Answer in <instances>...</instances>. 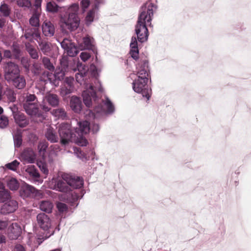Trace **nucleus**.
<instances>
[{
    "instance_id": "obj_6",
    "label": "nucleus",
    "mask_w": 251,
    "mask_h": 251,
    "mask_svg": "<svg viewBox=\"0 0 251 251\" xmlns=\"http://www.w3.org/2000/svg\"><path fill=\"white\" fill-rule=\"evenodd\" d=\"M68 177V174H64L61 176L53 177L49 182L50 189L63 193L67 194L71 191L68 180L65 177Z\"/></svg>"
},
{
    "instance_id": "obj_35",
    "label": "nucleus",
    "mask_w": 251,
    "mask_h": 251,
    "mask_svg": "<svg viewBox=\"0 0 251 251\" xmlns=\"http://www.w3.org/2000/svg\"><path fill=\"white\" fill-rule=\"evenodd\" d=\"M15 147L18 148L20 147L22 143V131L21 130H17L16 132L13 135Z\"/></svg>"
},
{
    "instance_id": "obj_40",
    "label": "nucleus",
    "mask_w": 251,
    "mask_h": 251,
    "mask_svg": "<svg viewBox=\"0 0 251 251\" xmlns=\"http://www.w3.org/2000/svg\"><path fill=\"white\" fill-rule=\"evenodd\" d=\"M16 3L19 7L23 8L25 10L29 9L31 6V2L29 0H17Z\"/></svg>"
},
{
    "instance_id": "obj_42",
    "label": "nucleus",
    "mask_w": 251,
    "mask_h": 251,
    "mask_svg": "<svg viewBox=\"0 0 251 251\" xmlns=\"http://www.w3.org/2000/svg\"><path fill=\"white\" fill-rule=\"evenodd\" d=\"M11 197L9 191L5 189L0 191V202H4L10 200Z\"/></svg>"
},
{
    "instance_id": "obj_9",
    "label": "nucleus",
    "mask_w": 251,
    "mask_h": 251,
    "mask_svg": "<svg viewBox=\"0 0 251 251\" xmlns=\"http://www.w3.org/2000/svg\"><path fill=\"white\" fill-rule=\"evenodd\" d=\"M136 73L138 78L144 79V78L148 79L149 76V63L146 59H139L136 65Z\"/></svg>"
},
{
    "instance_id": "obj_17",
    "label": "nucleus",
    "mask_w": 251,
    "mask_h": 251,
    "mask_svg": "<svg viewBox=\"0 0 251 251\" xmlns=\"http://www.w3.org/2000/svg\"><path fill=\"white\" fill-rule=\"evenodd\" d=\"M21 159L25 164L33 163L36 159V155L32 149H26L22 152Z\"/></svg>"
},
{
    "instance_id": "obj_64",
    "label": "nucleus",
    "mask_w": 251,
    "mask_h": 251,
    "mask_svg": "<svg viewBox=\"0 0 251 251\" xmlns=\"http://www.w3.org/2000/svg\"><path fill=\"white\" fill-rule=\"evenodd\" d=\"M15 251H25V248L21 245H17L15 247Z\"/></svg>"
},
{
    "instance_id": "obj_43",
    "label": "nucleus",
    "mask_w": 251,
    "mask_h": 251,
    "mask_svg": "<svg viewBox=\"0 0 251 251\" xmlns=\"http://www.w3.org/2000/svg\"><path fill=\"white\" fill-rule=\"evenodd\" d=\"M74 88H70L68 86L63 84L60 89V94L62 97H65L73 92Z\"/></svg>"
},
{
    "instance_id": "obj_26",
    "label": "nucleus",
    "mask_w": 251,
    "mask_h": 251,
    "mask_svg": "<svg viewBox=\"0 0 251 251\" xmlns=\"http://www.w3.org/2000/svg\"><path fill=\"white\" fill-rule=\"evenodd\" d=\"M98 19V11L92 8L89 10L85 17V22L87 25H89Z\"/></svg>"
},
{
    "instance_id": "obj_56",
    "label": "nucleus",
    "mask_w": 251,
    "mask_h": 251,
    "mask_svg": "<svg viewBox=\"0 0 251 251\" xmlns=\"http://www.w3.org/2000/svg\"><path fill=\"white\" fill-rule=\"evenodd\" d=\"M76 144L80 146L85 147L88 144L87 140L83 137H80L76 141Z\"/></svg>"
},
{
    "instance_id": "obj_41",
    "label": "nucleus",
    "mask_w": 251,
    "mask_h": 251,
    "mask_svg": "<svg viewBox=\"0 0 251 251\" xmlns=\"http://www.w3.org/2000/svg\"><path fill=\"white\" fill-rule=\"evenodd\" d=\"M0 12L4 17H8L10 15L11 9L7 4L3 3L0 6Z\"/></svg>"
},
{
    "instance_id": "obj_12",
    "label": "nucleus",
    "mask_w": 251,
    "mask_h": 251,
    "mask_svg": "<svg viewBox=\"0 0 251 251\" xmlns=\"http://www.w3.org/2000/svg\"><path fill=\"white\" fill-rule=\"evenodd\" d=\"M20 72L19 66L16 64L12 62H8L5 67V79L8 82H10V80L12 78L20 75Z\"/></svg>"
},
{
    "instance_id": "obj_58",
    "label": "nucleus",
    "mask_w": 251,
    "mask_h": 251,
    "mask_svg": "<svg viewBox=\"0 0 251 251\" xmlns=\"http://www.w3.org/2000/svg\"><path fill=\"white\" fill-rule=\"evenodd\" d=\"M90 56L91 55L90 53L86 51L82 52L80 54V57L81 59L84 62H85L88 59H89Z\"/></svg>"
},
{
    "instance_id": "obj_14",
    "label": "nucleus",
    "mask_w": 251,
    "mask_h": 251,
    "mask_svg": "<svg viewBox=\"0 0 251 251\" xmlns=\"http://www.w3.org/2000/svg\"><path fill=\"white\" fill-rule=\"evenodd\" d=\"M36 220L38 226L43 230H48L51 227V220L45 213L38 214L36 216Z\"/></svg>"
},
{
    "instance_id": "obj_27",
    "label": "nucleus",
    "mask_w": 251,
    "mask_h": 251,
    "mask_svg": "<svg viewBox=\"0 0 251 251\" xmlns=\"http://www.w3.org/2000/svg\"><path fill=\"white\" fill-rule=\"evenodd\" d=\"M53 207V203L49 201H43L39 203L40 210L47 213H51Z\"/></svg>"
},
{
    "instance_id": "obj_34",
    "label": "nucleus",
    "mask_w": 251,
    "mask_h": 251,
    "mask_svg": "<svg viewBox=\"0 0 251 251\" xmlns=\"http://www.w3.org/2000/svg\"><path fill=\"white\" fill-rule=\"evenodd\" d=\"M40 50L45 54H47L50 52V48L48 42L46 41H37Z\"/></svg>"
},
{
    "instance_id": "obj_25",
    "label": "nucleus",
    "mask_w": 251,
    "mask_h": 251,
    "mask_svg": "<svg viewBox=\"0 0 251 251\" xmlns=\"http://www.w3.org/2000/svg\"><path fill=\"white\" fill-rule=\"evenodd\" d=\"M8 229L10 231L9 236L12 239H16L21 233V228L17 223H12Z\"/></svg>"
},
{
    "instance_id": "obj_61",
    "label": "nucleus",
    "mask_w": 251,
    "mask_h": 251,
    "mask_svg": "<svg viewBox=\"0 0 251 251\" xmlns=\"http://www.w3.org/2000/svg\"><path fill=\"white\" fill-rule=\"evenodd\" d=\"M81 5L83 10H85L90 5V1L89 0H81Z\"/></svg>"
},
{
    "instance_id": "obj_51",
    "label": "nucleus",
    "mask_w": 251,
    "mask_h": 251,
    "mask_svg": "<svg viewBox=\"0 0 251 251\" xmlns=\"http://www.w3.org/2000/svg\"><path fill=\"white\" fill-rule=\"evenodd\" d=\"M56 207L60 213H65L68 211V208L65 203L59 202L56 204Z\"/></svg>"
},
{
    "instance_id": "obj_47",
    "label": "nucleus",
    "mask_w": 251,
    "mask_h": 251,
    "mask_svg": "<svg viewBox=\"0 0 251 251\" xmlns=\"http://www.w3.org/2000/svg\"><path fill=\"white\" fill-rule=\"evenodd\" d=\"M37 165L40 168L41 171L46 176L49 174V170L46 163L42 161H39L37 162Z\"/></svg>"
},
{
    "instance_id": "obj_22",
    "label": "nucleus",
    "mask_w": 251,
    "mask_h": 251,
    "mask_svg": "<svg viewBox=\"0 0 251 251\" xmlns=\"http://www.w3.org/2000/svg\"><path fill=\"white\" fill-rule=\"evenodd\" d=\"M82 102L80 99L76 96H73L70 100V107L75 113H79L82 109Z\"/></svg>"
},
{
    "instance_id": "obj_45",
    "label": "nucleus",
    "mask_w": 251,
    "mask_h": 251,
    "mask_svg": "<svg viewBox=\"0 0 251 251\" xmlns=\"http://www.w3.org/2000/svg\"><path fill=\"white\" fill-rule=\"evenodd\" d=\"M48 148V144L46 142H40L38 145V149L39 154L44 157L45 155L46 149Z\"/></svg>"
},
{
    "instance_id": "obj_21",
    "label": "nucleus",
    "mask_w": 251,
    "mask_h": 251,
    "mask_svg": "<svg viewBox=\"0 0 251 251\" xmlns=\"http://www.w3.org/2000/svg\"><path fill=\"white\" fill-rule=\"evenodd\" d=\"M15 122L20 127H26L29 124V120L26 116L22 112L17 114L13 117Z\"/></svg>"
},
{
    "instance_id": "obj_50",
    "label": "nucleus",
    "mask_w": 251,
    "mask_h": 251,
    "mask_svg": "<svg viewBox=\"0 0 251 251\" xmlns=\"http://www.w3.org/2000/svg\"><path fill=\"white\" fill-rule=\"evenodd\" d=\"M31 72L34 75H38L41 73V66L37 63H34L31 68Z\"/></svg>"
},
{
    "instance_id": "obj_19",
    "label": "nucleus",
    "mask_w": 251,
    "mask_h": 251,
    "mask_svg": "<svg viewBox=\"0 0 251 251\" xmlns=\"http://www.w3.org/2000/svg\"><path fill=\"white\" fill-rule=\"evenodd\" d=\"M43 34L47 37H51L55 33V27L54 25L50 21H45L42 25Z\"/></svg>"
},
{
    "instance_id": "obj_36",
    "label": "nucleus",
    "mask_w": 251,
    "mask_h": 251,
    "mask_svg": "<svg viewBox=\"0 0 251 251\" xmlns=\"http://www.w3.org/2000/svg\"><path fill=\"white\" fill-rule=\"evenodd\" d=\"M59 6L54 1H49L46 4V10L52 13H56L58 11Z\"/></svg>"
},
{
    "instance_id": "obj_54",
    "label": "nucleus",
    "mask_w": 251,
    "mask_h": 251,
    "mask_svg": "<svg viewBox=\"0 0 251 251\" xmlns=\"http://www.w3.org/2000/svg\"><path fill=\"white\" fill-rule=\"evenodd\" d=\"M90 130L93 133H97L100 130V126L98 123L92 122L90 124Z\"/></svg>"
},
{
    "instance_id": "obj_18",
    "label": "nucleus",
    "mask_w": 251,
    "mask_h": 251,
    "mask_svg": "<svg viewBox=\"0 0 251 251\" xmlns=\"http://www.w3.org/2000/svg\"><path fill=\"white\" fill-rule=\"evenodd\" d=\"M65 178L68 180V183L70 187L74 189H79L83 185V180L80 177L73 176L68 174V177H65Z\"/></svg>"
},
{
    "instance_id": "obj_60",
    "label": "nucleus",
    "mask_w": 251,
    "mask_h": 251,
    "mask_svg": "<svg viewBox=\"0 0 251 251\" xmlns=\"http://www.w3.org/2000/svg\"><path fill=\"white\" fill-rule=\"evenodd\" d=\"M9 225V223L8 220H0V230H2L6 228Z\"/></svg>"
},
{
    "instance_id": "obj_24",
    "label": "nucleus",
    "mask_w": 251,
    "mask_h": 251,
    "mask_svg": "<svg viewBox=\"0 0 251 251\" xmlns=\"http://www.w3.org/2000/svg\"><path fill=\"white\" fill-rule=\"evenodd\" d=\"M80 46L83 49L93 50L95 46L94 39L90 36L87 35L83 38Z\"/></svg>"
},
{
    "instance_id": "obj_62",
    "label": "nucleus",
    "mask_w": 251,
    "mask_h": 251,
    "mask_svg": "<svg viewBox=\"0 0 251 251\" xmlns=\"http://www.w3.org/2000/svg\"><path fill=\"white\" fill-rule=\"evenodd\" d=\"M10 109L12 111L13 117L15 116L17 114H18L20 112H21V111L18 110L17 106L15 104L10 106Z\"/></svg>"
},
{
    "instance_id": "obj_8",
    "label": "nucleus",
    "mask_w": 251,
    "mask_h": 251,
    "mask_svg": "<svg viewBox=\"0 0 251 251\" xmlns=\"http://www.w3.org/2000/svg\"><path fill=\"white\" fill-rule=\"evenodd\" d=\"M58 132L61 143L63 145L67 144L73 137V133L69 124L63 123L60 124L58 126Z\"/></svg>"
},
{
    "instance_id": "obj_4",
    "label": "nucleus",
    "mask_w": 251,
    "mask_h": 251,
    "mask_svg": "<svg viewBox=\"0 0 251 251\" xmlns=\"http://www.w3.org/2000/svg\"><path fill=\"white\" fill-rule=\"evenodd\" d=\"M19 101L26 113L31 117H38L45 119L39 112L37 98L34 94L28 93L23 94L19 98Z\"/></svg>"
},
{
    "instance_id": "obj_55",
    "label": "nucleus",
    "mask_w": 251,
    "mask_h": 251,
    "mask_svg": "<svg viewBox=\"0 0 251 251\" xmlns=\"http://www.w3.org/2000/svg\"><path fill=\"white\" fill-rule=\"evenodd\" d=\"M42 0H35V2L34 4V6L35 7V9H34L33 11L35 12H39V13H41V3Z\"/></svg>"
},
{
    "instance_id": "obj_32",
    "label": "nucleus",
    "mask_w": 251,
    "mask_h": 251,
    "mask_svg": "<svg viewBox=\"0 0 251 251\" xmlns=\"http://www.w3.org/2000/svg\"><path fill=\"white\" fill-rule=\"evenodd\" d=\"M25 46L27 51L32 58L34 59L38 58L39 55L37 50L29 43H26Z\"/></svg>"
},
{
    "instance_id": "obj_33",
    "label": "nucleus",
    "mask_w": 251,
    "mask_h": 251,
    "mask_svg": "<svg viewBox=\"0 0 251 251\" xmlns=\"http://www.w3.org/2000/svg\"><path fill=\"white\" fill-rule=\"evenodd\" d=\"M25 172L34 178H38L40 177L38 171L33 165L28 166L26 169Z\"/></svg>"
},
{
    "instance_id": "obj_1",
    "label": "nucleus",
    "mask_w": 251,
    "mask_h": 251,
    "mask_svg": "<svg viewBox=\"0 0 251 251\" xmlns=\"http://www.w3.org/2000/svg\"><path fill=\"white\" fill-rule=\"evenodd\" d=\"M77 70L78 72L75 74V79L81 85H84L85 90L82 92L83 102L87 107H90L92 105L93 100L96 102L97 100L96 91H103L101 83L97 78L98 74L97 68L94 65H91L89 68L94 84L92 82L89 83L86 80L88 70L87 67L77 65Z\"/></svg>"
},
{
    "instance_id": "obj_38",
    "label": "nucleus",
    "mask_w": 251,
    "mask_h": 251,
    "mask_svg": "<svg viewBox=\"0 0 251 251\" xmlns=\"http://www.w3.org/2000/svg\"><path fill=\"white\" fill-rule=\"evenodd\" d=\"M67 194V201L71 203L72 205L75 204L76 201L79 199V196L75 192H69Z\"/></svg>"
},
{
    "instance_id": "obj_3",
    "label": "nucleus",
    "mask_w": 251,
    "mask_h": 251,
    "mask_svg": "<svg viewBox=\"0 0 251 251\" xmlns=\"http://www.w3.org/2000/svg\"><path fill=\"white\" fill-rule=\"evenodd\" d=\"M79 5L77 3L72 4L67 9L65 14L60 15V24L62 29L74 31L79 25V19L77 16Z\"/></svg>"
},
{
    "instance_id": "obj_48",
    "label": "nucleus",
    "mask_w": 251,
    "mask_h": 251,
    "mask_svg": "<svg viewBox=\"0 0 251 251\" xmlns=\"http://www.w3.org/2000/svg\"><path fill=\"white\" fill-rule=\"evenodd\" d=\"M9 120L8 118L4 116H0V128H4L8 125Z\"/></svg>"
},
{
    "instance_id": "obj_11",
    "label": "nucleus",
    "mask_w": 251,
    "mask_h": 251,
    "mask_svg": "<svg viewBox=\"0 0 251 251\" xmlns=\"http://www.w3.org/2000/svg\"><path fill=\"white\" fill-rule=\"evenodd\" d=\"M20 195L23 198L25 199L30 197H42V194L39 190L34 187L26 183L23 184L20 190Z\"/></svg>"
},
{
    "instance_id": "obj_44",
    "label": "nucleus",
    "mask_w": 251,
    "mask_h": 251,
    "mask_svg": "<svg viewBox=\"0 0 251 251\" xmlns=\"http://www.w3.org/2000/svg\"><path fill=\"white\" fill-rule=\"evenodd\" d=\"M73 151L74 153L76 155V156L81 159L82 160H87V157L86 155L82 152L80 149L77 147H73Z\"/></svg>"
},
{
    "instance_id": "obj_57",
    "label": "nucleus",
    "mask_w": 251,
    "mask_h": 251,
    "mask_svg": "<svg viewBox=\"0 0 251 251\" xmlns=\"http://www.w3.org/2000/svg\"><path fill=\"white\" fill-rule=\"evenodd\" d=\"M21 62L23 67L27 70L29 71V64L28 59L26 57H22L21 60Z\"/></svg>"
},
{
    "instance_id": "obj_39",
    "label": "nucleus",
    "mask_w": 251,
    "mask_h": 251,
    "mask_svg": "<svg viewBox=\"0 0 251 251\" xmlns=\"http://www.w3.org/2000/svg\"><path fill=\"white\" fill-rule=\"evenodd\" d=\"M7 184L8 188L12 191L17 190L19 186L17 180L15 178H10L7 181Z\"/></svg>"
},
{
    "instance_id": "obj_29",
    "label": "nucleus",
    "mask_w": 251,
    "mask_h": 251,
    "mask_svg": "<svg viewBox=\"0 0 251 251\" xmlns=\"http://www.w3.org/2000/svg\"><path fill=\"white\" fill-rule=\"evenodd\" d=\"M51 113L54 117L58 119L65 120L67 118V113L63 108L53 109Z\"/></svg>"
},
{
    "instance_id": "obj_10",
    "label": "nucleus",
    "mask_w": 251,
    "mask_h": 251,
    "mask_svg": "<svg viewBox=\"0 0 251 251\" xmlns=\"http://www.w3.org/2000/svg\"><path fill=\"white\" fill-rule=\"evenodd\" d=\"M44 75L47 77L44 80L46 83L49 82L56 87L59 85V81L63 78L65 73L59 69L55 70L54 74L47 72L44 74Z\"/></svg>"
},
{
    "instance_id": "obj_15",
    "label": "nucleus",
    "mask_w": 251,
    "mask_h": 251,
    "mask_svg": "<svg viewBox=\"0 0 251 251\" xmlns=\"http://www.w3.org/2000/svg\"><path fill=\"white\" fill-rule=\"evenodd\" d=\"M18 208V202L14 200H9L0 207V213L6 215L14 212Z\"/></svg>"
},
{
    "instance_id": "obj_53",
    "label": "nucleus",
    "mask_w": 251,
    "mask_h": 251,
    "mask_svg": "<svg viewBox=\"0 0 251 251\" xmlns=\"http://www.w3.org/2000/svg\"><path fill=\"white\" fill-rule=\"evenodd\" d=\"M74 79L73 77H67L65 78L63 84L68 86V87H70V88H74Z\"/></svg>"
},
{
    "instance_id": "obj_63",
    "label": "nucleus",
    "mask_w": 251,
    "mask_h": 251,
    "mask_svg": "<svg viewBox=\"0 0 251 251\" xmlns=\"http://www.w3.org/2000/svg\"><path fill=\"white\" fill-rule=\"evenodd\" d=\"M102 3L103 0H95L94 5L92 8L98 11L100 5Z\"/></svg>"
},
{
    "instance_id": "obj_2",
    "label": "nucleus",
    "mask_w": 251,
    "mask_h": 251,
    "mask_svg": "<svg viewBox=\"0 0 251 251\" xmlns=\"http://www.w3.org/2000/svg\"><path fill=\"white\" fill-rule=\"evenodd\" d=\"M155 9L156 6L154 4L148 2L144 4L141 8V13L135 29L138 40L141 43L146 42L148 39L147 26L151 25L153 10Z\"/></svg>"
},
{
    "instance_id": "obj_31",
    "label": "nucleus",
    "mask_w": 251,
    "mask_h": 251,
    "mask_svg": "<svg viewBox=\"0 0 251 251\" xmlns=\"http://www.w3.org/2000/svg\"><path fill=\"white\" fill-rule=\"evenodd\" d=\"M41 13L39 12H35L33 11L32 15L29 20V24L32 26L35 27H38L40 25L39 18Z\"/></svg>"
},
{
    "instance_id": "obj_16",
    "label": "nucleus",
    "mask_w": 251,
    "mask_h": 251,
    "mask_svg": "<svg viewBox=\"0 0 251 251\" xmlns=\"http://www.w3.org/2000/svg\"><path fill=\"white\" fill-rule=\"evenodd\" d=\"M74 122L76 123L78 125V126L75 128V131L78 135L86 134L90 131V126L88 122L86 121L78 122L77 120H74Z\"/></svg>"
},
{
    "instance_id": "obj_5",
    "label": "nucleus",
    "mask_w": 251,
    "mask_h": 251,
    "mask_svg": "<svg viewBox=\"0 0 251 251\" xmlns=\"http://www.w3.org/2000/svg\"><path fill=\"white\" fill-rule=\"evenodd\" d=\"M114 111V105L106 97L105 100H102L101 103L95 107L94 111L89 110L87 111L88 113L86 114L88 115L90 119L97 120L106 114H112Z\"/></svg>"
},
{
    "instance_id": "obj_7",
    "label": "nucleus",
    "mask_w": 251,
    "mask_h": 251,
    "mask_svg": "<svg viewBox=\"0 0 251 251\" xmlns=\"http://www.w3.org/2000/svg\"><path fill=\"white\" fill-rule=\"evenodd\" d=\"M148 81V79L137 78L132 82V88L135 92L141 93L143 97H145L147 100H149L151 97V90L149 88L147 85Z\"/></svg>"
},
{
    "instance_id": "obj_37",
    "label": "nucleus",
    "mask_w": 251,
    "mask_h": 251,
    "mask_svg": "<svg viewBox=\"0 0 251 251\" xmlns=\"http://www.w3.org/2000/svg\"><path fill=\"white\" fill-rule=\"evenodd\" d=\"M42 62L44 67L50 71L54 70V67L53 64L50 62V59L47 57L42 58Z\"/></svg>"
},
{
    "instance_id": "obj_49",
    "label": "nucleus",
    "mask_w": 251,
    "mask_h": 251,
    "mask_svg": "<svg viewBox=\"0 0 251 251\" xmlns=\"http://www.w3.org/2000/svg\"><path fill=\"white\" fill-rule=\"evenodd\" d=\"M12 50L15 58H19L21 55V50L19 46L17 45L13 44Z\"/></svg>"
},
{
    "instance_id": "obj_13",
    "label": "nucleus",
    "mask_w": 251,
    "mask_h": 251,
    "mask_svg": "<svg viewBox=\"0 0 251 251\" xmlns=\"http://www.w3.org/2000/svg\"><path fill=\"white\" fill-rule=\"evenodd\" d=\"M60 44L68 56L74 57L77 54L78 50L76 47L69 39H64L62 41L60 42Z\"/></svg>"
},
{
    "instance_id": "obj_52",
    "label": "nucleus",
    "mask_w": 251,
    "mask_h": 251,
    "mask_svg": "<svg viewBox=\"0 0 251 251\" xmlns=\"http://www.w3.org/2000/svg\"><path fill=\"white\" fill-rule=\"evenodd\" d=\"M24 37L27 40H31L34 37V31L32 29L25 30Z\"/></svg>"
},
{
    "instance_id": "obj_28",
    "label": "nucleus",
    "mask_w": 251,
    "mask_h": 251,
    "mask_svg": "<svg viewBox=\"0 0 251 251\" xmlns=\"http://www.w3.org/2000/svg\"><path fill=\"white\" fill-rule=\"evenodd\" d=\"M45 136L48 140L51 143H56L58 140V136L52 127H50L47 128Z\"/></svg>"
},
{
    "instance_id": "obj_23",
    "label": "nucleus",
    "mask_w": 251,
    "mask_h": 251,
    "mask_svg": "<svg viewBox=\"0 0 251 251\" xmlns=\"http://www.w3.org/2000/svg\"><path fill=\"white\" fill-rule=\"evenodd\" d=\"M130 47V54L131 57L134 60H137L138 59L139 50L137 39L135 37H132Z\"/></svg>"
},
{
    "instance_id": "obj_46",
    "label": "nucleus",
    "mask_w": 251,
    "mask_h": 251,
    "mask_svg": "<svg viewBox=\"0 0 251 251\" xmlns=\"http://www.w3.org/2000/svg\"><path fill=\"white\" fill-rule=\"evenodd\" d=\"M19 164L20 162L17 160H15L10 163L5 164V167L9 170L13 171H16L18 168Z\"/></svg>"
},
{
    "instance_id": "obj_30",
    "label": "nucleus",
    "mask_w": 251,
    "mask_h": 251,
    "mask_svg": "<svg viewBox=\"0 0 251 251\" xmlns=\"http://www.w3.org/2000/svg\"><path fill=\"white\" fill-rule=\"evenodd\" d=\"M44 100L48 101L52 106H57L59 104L58 97L55 94H48L45 97Z\"/></svg>"
},
{
    "instance_id": "obj_20",
    "label": "nucleus",
    "mask_w": 251,
    "mask_h": 251,
    "mask_svg": "<svg viewBox=\"0 0 251 251\" xmlns=\"http://www.w3.org/2000/svg\"><path fill=\"white\" fill-rule=\"evenodd\" d=\"M10 82L12 83V85L18 89H23L26 85V80L25 77L20 75V74L12 78Z\"/></svg>"
},
{
    "instance_id": "obj_59",
    "label": "nucleus",
    "mask_w": 251,
    "mask_h": 251,
    "mask_svg": "<svg viewBox=\"0 0 251 251\" xmlns=\"http://www.w3.org/2000/svg\"><path fill=\"white\" fill-rule=\"evenodd\" d=\"M8 100L11 102H13L16 100V95L12 91H9L7 93Z\"/></svg>"
}]
</instances>
